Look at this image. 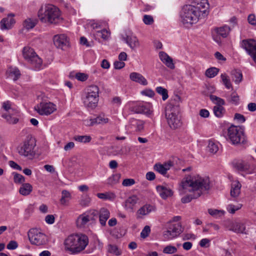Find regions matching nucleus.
Listing matches in <instances>:
<instances>
[{"mask_svg": "<svg viewBox=\"0 0 256 256\" xmlns=\"http://www.w3.org/2000/svg\"><path fill=\"white\" fill-rule=\"evenodd\" d=\"M182 192H190L182 198L181 201L186 204L192 199L199 198L210 189V180L208 178L202 177L198 174H192L186 176L181 182Z\"/></svg>", "mask_w": 256, "mask_h": 256, "instance_id": "nucleus-1", "label": "nucleus"}, {"mask_svg": "<svg viewBox=\"0 0 256 256\" xmlns=\"http://www.w3.org/2000/svg\"><path fill=\"white\" fill-rule=\"evenodd\" d=\"M88 242V238L85 234H72L64 240V250L70 254H76L86 248Z\"/></svg>", "mask_w": 256, "mask_h": 256, "instance_id": "nucleus-2", "label": "nucleus"}, {"mask_svg": "<svg viewBox=\"0 0 256 256\" xmlns=\"http://www.w3.org/2000/svg\"><path fill=\"white\" fill-rule=\"evenodd\" d=\"M38 16L40 22L45 24H56L62 20L59 8L50 4L42 6Z\"/></svg>", "mask_w": 256, "mask_h": 256, "instance_id": "nucleus-3", "label": "nucleus"}, {"mask_svg": "<svg viewBox=\"0 0 256 256\" xmlns=\"http://www.w3.org/2000/svg\"><path fill=\"white\" fill-rule=\"evenodd\" d=\"M36 146L35 138L32 135H28L24 141L18 146L17 151L21 156L32 159L36 154Z\"/></svg>", "mask_w": 256, "mask_h": 256, "instance_id": "nucleus-4", "label": "nucleus"}, {"mask_svg": "<svg viewBox=\"0 0 256 256\" xmlns=\"http://www.w3.org/2000/svg\"><path fill=\"white\" fill-rule=\"evenodd\" d=\"M201 16L191 5L184 6L181 12L182 22L186 26L188 27L194 24H196Z\"/></svg>", "mask_w": 256, "mask_h": 256, "instance_id": "nucleus-5", "label": "nucleus"}, {"mask_svg": "<svg viewBox=\"0 0 256 256\" xmlns=\"http://www.w3.org/2000/svg\"><path fill=\"white\" fill-rule=\"evenodd\" d=\"M2 116L10 124H16L18 122V112L14 108L12 103L6 100L2 103Z\"/></svg>", "mask_w": 256, "mask_h": 256, "instance_id": "nucleus-6", "label": "nucleus"}, {"mask_svg": "<svg viewBox=\"0 0 256 256\" xmlns=\"http://www.w3.org/2000/svg\"><path fill=\"white\" fill-rule=\"evenodd\" d=\"M22 56L33 69L39 70L42 68V61L33 48L28 46L24 47L22 50Z\"/></svg>", "mask_w": 256, "mask_h": 256, "instance_id": "nucleus-7", "label": "nucleus"}, {"mask_svg": "<svg viewBox=\"0 0 256 256\" xmlns=\"http://www.w3.org/2000/svg\"><path fill=\"white\" fill-rule=\"evenodd\" d=\"M99 88L96 85L88 87L86 96L83 98L84 105L88 108H94L98 102Z\"/></svg>", "mask_w": 256, "mask_h": 256, "instance_id": "nucleus-8", "label": "nucleus"}, {"mask_svg": "<svg viewBox=\"0 0 256 256\" xmlns=\"http://www.w3.org/2000/svg\"><path fill=\"white\" fill-rule=\"evenodd\" d=\"M180 111L177 109L174 110L166 109L165 115L167 122L172 129H176L182 125L181 117L180 115Z\"/></svg>", "mask_w": 256, "mask_h": 256, "instance_id": "nucleus-9", "label": "nucleus"}, {"mask_svg": "<svg viewBox=\"0 0 256 256\" xmlns=\"http://www.w3.org/2000/svg\"><path fill=\"white\" fill-rule=\"evenodd\" d=\"M228 136L234 144L244 143L246 140L244 130L240 126H231L228 129Z\"/></svg>", "mask_w": 256, "mask_h": 256, "instance_id": "nucleus-10", "label": "nucleus"}, {"mask_svg": "<svg viewBox=\"0 0 256 256\" xmlns=\"http://www.w3.org/2000/svg\"><path fill=\"white\" fill-rule=\"evenodd\" d=\"M31 244L40 246L44 244L47 242L46 236L36 228L30 229L28 234Z\"/></svg>", "mask_w": 256, "mask_h": 256, "instance_id": "nucleus-11", "label": "nucleus"}, {"mask_svg": "<svg viewBox=\"0 0 256 256\" xmlns=\"http://www.w3.org/2000/svg\"><path fill=\"white\" fill-rule=\"evenodd\" d=\"M34 110L40 115L48 116L56 110V106L52 102H42L35 106Z\"/></svg>", "mask_w": 256, "mask_h": 256, "instance_id": "nucleus-12", "label": "nucleus"}, {"mask_svg": "<svg viewBox=\"0 0 256 256\" xmlns=\"http://www.w3.org/2000/svg\"><path fill=\"white\" fill-rule=\"evenodd\" d=\"M183 231L180 223L172 224L164 232L163 236L165 240H172L179 236Z\"/></svg>", "mask_w": 256, "mask_h": 256, "instance_id": "nucleus-13", "label": "nucleus"}, {"mask_svg": "<svg viewBox=\"0 0 256 256\" xmlns=\"http://www.w3.org/2000/svg\"><path fill=\"white\" fill-rule=\"evenodd\" d=\"M190 5L196 8V10L202 16L204 17L208 12L209 4L208 0H194L192 4Z\"/></svg>", "mask_w": 256, "mask_h": 256, "instance_id": "nucleus-14", "label": "nucleus"}, {"mask_svg": "<svg viewBox=\"0 0 256 256\" xmlns=\"http://www.w3.org/2000/svg\"><path fill=\"white\" fill-rule=\"evenodd\" d=\"M130 110L132 112L136 114H144L150 115L152 112V111L150 110V106L143 102L134 104L130 106Z\"/></svg>", "mask_w": 256, "mask_h": 256, "instance_id": "nucleus-15", "label": "nucleus"}, {"mask_svg": "<svg viewBox=\"0 0 256 256\" xmlns=\"http://www.w3.org/2000/svg\"><path fill=\"white\" fill-rule=\"evenodd\" d=\"M53 40L54 44L58 48L65 50L69 46L68 38L64 34L54 36Z\"/></svg>", "mask_w": 256, "mask_h": 256, "instance_id": "nucleus-16", "label": "nucleus"}, {"mask_svg": "<svg viewBox=\"0 0 256 256\" xmlns=\"http://www.w3.org/2000/svg\"><path fill=\"white\" fill-rule=\"evenodd\" d=\"M14 14H10L7 17L3 18L0 22V29L2 30L10 29L16 22L14 18Z\"/></svg>", "mask_w": 256, "mask_h": 256, "instance_id": "nucleus-17", "label": "nucleus"}, {"mask_svg": "<svg viewBox=\"0 0 256 256\" xmlns=\"http://www.w3.org/2000/svg\"><path fill=\"white\" fill-rule=\"evenodd\" d=\"M172 166L173 163L171 161H168L163 164L157 163L154 165V169L162 176H166L168 170H169Z\"/></svg>", "mask_w": 256, "mask_h": 256, "instance_id": "nucleus-18", "label": "nucleus"}, {"mask_svg": "<svg viewBox=\"0 0 256 256\" xmlns=\"http://www.w3.org/2000/svg\"><path fill=\"white\" fill-rule=\"evenodd\" d=\"M98 214L99 221L102 226H105L106 222L110 217V212L108 209L105 208H102L98 212H93L94 215Z\"/></svg>", "mask_w": 256, "mask_h": 256, "instance_id": "nucleus-19", "label": "nucleus"}, {"mask_svg": "<svg viewBox=\"0 0 256 256\" xmlns=\"http://www.w3.org/2000/svg\"><path fill=\"white\" fill-rule=\"evenodd\" d=\"M241 46L250 55L256 50V41L252 39L244 40L241 42Z\"/></svg>", "mask_w": 256, "mask_h": 256, "instance_id": "nucleus-20", "label": "nucleus"}, {"mask_svg": "<svg viewBox=\"0 0 256 256\" xmlns=\"http://www.w3.org/2000/svg\"><path fill=\"white\" fill-rule=\"evenodd\" d=\"M182 99L178 94L174 96L170 100L169 103L166 107V109L176 110L180 111V104L182 103Z\"/></svg>", "mask_w": 256, "mask_h": 256, "instance_id": "nucleus-21", "label": "nucleus"}, {"mask_svg": "<svg viewBox=\"0 0 256 256\" xmlns=\"http://www.w3.org/2000/svg\"><path fill=\"white\" fill-rule=\"evenodd\" d=\"M234 166L239 171L248 173H250L252 172L250 164L248 161L240 160L234 163Z\"/></svg>", "mask_w": 256, "mask_h": 256, "instance_id": "nucleus-22", "label": "nucleus"}, {"mask_svg": "<svg viewBox=\"0 0 256 256\" xmlns=\"http://www.w3.org/2000/svg\"><path fill=\"white\" fill-rule=\"evenodd\" d=\"M123 40L132 50H135L140 46L139 41L136 36H127Z\"/></svg>", "mask_w": 256, "mask_h": 256, "instance_id": "nucleus-23", "label": "nucleus"}, {"mask_svg": "<svg viewBox=\"0 0 256 256\" xmlns=\"http://www.w3.org/2000/svg\"><path fill=\"white\" fill-rule=\"evenodd\" d=\"M130 80L143 86H146L148 81L140 73L136 72H132L130 75Z\"/></svg>", "mask_w": 256, "mask_h": 256, "instance_id": "nucleus-24", "label": "nucleus"}, {"mask_svg": "<svg viewBox=\"0 0 256 256\" xmlns=\"http://www.w3.org/2000/svg\"><path fill=\"white\" fill-rule=\"evenodd\" d=\"M155 210L156 208L154 206L146 204L138 209L136 214L138 218H140V216L147 215L150 212L155 211Z\"/></svg>", "mask_w": 256, "mask_h": 256, "instance_id": "nucleus-25", "label": "nucleus"}, {"mask_svg": "<svg viewBox=\"0 0 256 256\" xmlns=\"http://www.w3.org/2000/svg\"><path fill=\"white\" fill-rule=\"evenodd\" d=\"M86 124L88 126H92L96 124H106L108 122V118H105L104 116H99L95 118H91L90 120H85Z\"/></svg>", "mask_w": 256, "mask_h": 256, "instance_id": "nucleus-26", "label": "nucleus"}, {"mask_svg": "<svg viewBox=\"0 0 256 256\" xmlns=\"http://www.w3.org/2000/svg\"><path fill=\"white\" fill-rule=\"evenodd\" d=\"M230 230L237 234H247L248 233L246 230V226L241 222H234L230 228Z\"/></svg>", "mask_w": 256, "mask_h": 256, "instance_id": "nucleus-27", "label": "nucleus"}, {"mask_svg": "<svg viewBox=\"0 0 256 256\" xmlns=\"http://www.w3.org/2000/svg\"><path fill=\"white\" fill-rule=\"evenodd\" d=\"M138 200L137 196L133 195L128 197L125 201V208L126 210H133Z\"/></svg>", "mask_w": 256, "mask_h": 256, "instance_id": "nucleus-28", "label": "nucleus"}, {"mask_svg": "<svg viewBox=\"0 0 256 256\" xmlns=\"http://www.w3.org/2000/svg\"><path fill=\"white\" fill-rule=\"evenodd\" d=\"M241 187L242 185L239 182H233L231 186L230 196L234 198L238 197L240 194Z\"/></svg>", "mask_w": 256, "mask_h": 256, "instance_id": "nucleus-29", "label": "nucleus"}, {"mask_svg": "<svg viewBox=\"0 0 256 256\" xmlns=\"http://www.w3.org/2000/svg\"><path fill=\"white\" fill-rule=\"evenodd\" d=\"M156 190L159 192L160 196L164 199L172 194V191L170 188L163 186H156Z\"/></svg>", "mask_w": 256, "mask_h": 256, "instance_id": "nucleus-30", "label": "nucleus"}, {"mask_svg": "<svg viewBox=\"0 0 256 256\" xmlns=\"http://www.w3.org/2000/svg\"><path fill=\"white\" fill-rule=\"evenodd\" d=\"M90 220V216L86 214L80 215L76 220V225L78 227L84 226Z\"/></svg>", "mask_w": 256, "mask_h": 256, "instance_id": "nucleus-31", "label": "nucleus"}, {"mask_svg": "<svg viewBox=\"0 0 256 256\" xmlns=\"http://www.w3.org/2000/svg\"><path fill=\"white\" fill-rule=\"evenodd\" d=\"M214 30L215 32L218 36H222V38H226L230 32V28L227 26H224L220 28H216Z\"/></svg>", "mask_w": 256, "mask_h": 256, "instance_id": "nucleus-32", "label": "nucleus"}, {"mask_svg": "<svg viewBox=\"0 0 256 256\" xmlns=\"http://www.w3.org/2000/svg\"><path fill=\"white\" fill-rule=\"evenodd\" d=\"M72 196L70 192L66 190H63L62 192V197L60 200L61 204L67 206L71 199Z\"/></svg>", "mask_w": 256, "mask_h": 256, "instance_id": "nucleus-33", "label": "nucleus"}, {"mask_svg": "<svg viewBox=\"0 0 256 256\" xmlns=\"http://www.w3.org/2000/svg\"><path fill=\"white\" fill-rule=\"evenodd\" d=\"M32 187L31 184L28 183L22 184L19 190L20 193L23 196L28 195L32 191Z\"/></svg>", "mask_w": 256, "mask_h": 256, "instance_id": "nucleus-34", "label": "nucleus"}, {"mask_svg": "<svg viewBox=\"0 0 256 256\" xmlns=\"http://www.w3.org/2000/svg\"><path fill=\"white\" fill-rule=\"evenodd\" d=\"M8 72L9 73V76L14 81L18 80L20 76V71L16 68H10Z\"/></svg>", "mask_w": 256, "mask_h": 256, "instance_id": "nucleus-35", "label": "nucleus"}, {"mask_svg": "<svg viewBox=\"0 0 256 256\" xmlns=\"http://www.w3.org/2000/svg\"><path fill=\"white\" fill-rule=\"evenodd\" d=\"M130 124L135 127L136 132H140L144 128V123L140 120L132 119L130 120Z\"/></svg>", "mask_w": 256, "mask_h": 256, "instance_id": "nucleus-36", "label": "nucleus"}, {"mask_svg": "<svg viewBox=\"0 0 256 256\" xmlns=\"http://www.w3.org/2000/svg\"><path fill=\"white\" fill-rule=\"evenodd\" d=\"M37 20L31 18L26 19L23 24L24 27L28 30L33 28L36 24Z\"/></svg>", "mask_w": 256, "mask_h": 256, "instance_id": "nucleus-37", "label": "nucleus"}, {"mask_svg": "<svg viewBox=\"0 0 256 256\" xmlns=\"http://www.w3.org/2000/svg\"><path fill=\"white\" fill-rule=\"evenodd\" d=\"M207 149L210 153L215 154L218 150V144L212 140H210L207 146Z\"/></svg>", "mask_w": 256, "mask_h": 256, "instance_id": "nucleus-38", "label": "nucleus"}, {"mask_svg": "<svg viewBox=\"0 0 256 256\" xmlns=\"http://www.w3.org/2000/svg\"><path fill=\"white\" fill-rule=\"evenodd\" d=\"M156 91L158 94L162 96L163 100H165L168 98V92L166 88L162 86H158L156 88Z\"/></svg>", "mask_w": 256, "mask_h": 256, "instance_id": "nucleus-39", "label": "nucleus"}, {"mask_svg": "<svg viewBox=\"0 0 256 256\" xmlns=\"http://www.w3.org/2000/svg\"><path fill=\"white\" fill-rule=\"evenodd\" d=\"M96 196L99 198L104 200H111L115 198L114 194L112 192L98 193Z\"/></svg>", "mask_w": 256, "mask_h": 256, "instance_id": "nucleus-40", "label": "nucleus"}, {"mask_svg": "<svg viewBox=\"0 0 256 256\" xmlns=\"http://www.w3.org/2000/svg\"><path fill=\"white\" fill-rule=\"evenodd\" d=\"M108 251L110 254H114L116 256L121 254V251L118 248V246L115 244H108Z\"/></svg>", "mask_w": 256, "mask_h": 256, "instance_id": "nucleus-41", "label": "nucleus"}, {"mask_svg": "<svg viewBox=\"0 0 256 256\" xmlns=\"http://www.w3.org/2000/svg\"><path fill=\"white\" fill-rule=\"evenodd\" d=\"M208 212L210 215L216 218L220 217L224 214V212L222 210H218L212 208L208 209Z\"/></svg>", "mask_w": 256, "mask_h": 256, "instance_id": "nucleus-42", "label": "nucleus"}, {"mask_svg": "<svg viewBox=\"0 0 256 256\" xmlns=\"http://www.w3.org/2000/svg\"><path fill=\"white\" fill-rule=\"evenodd\" d=\"M219 72V69L212 67L206 70L205 72L206 76L210 78H212L216 76Z\"/></svg>", "mask_w": 256, "mask_h": 256, "instance_id": "nucleus-43", "label": "nucleus"}, {"mask_svg": "<svg viewBox=\"0 0 256 256\" xmlns=\"http://www.w3.org/2000/svg\"><path fill=\"white\" fill-rule=\"evenodd\" d=\"M214 115L218 118H221L224 115V109L222 106H216L213 108Z\"/></svg>", "mask_w": 256, "mask_h": 256, "instance_id": "nucleus-44", "label": "nucleus"}, {"mask_svg": "<svg viewBox=\"0 0 256 256\" xmlns=\"http://www.w3.org/2000/svg\"><path fill=\"white\" fill-rule=\"evenodd\" d=\"M74 139L80 142L88 143L91 140L92 138L90 136H76Z\"/></svg>", "mask_w": 256, "mask_h": 256, "instance_id": "nucleus-45", "label": "nucleus"}, {"mask_svg": "<svg viewBox=\"0 0 256 256\" xmlns=\"http://www.w3.org/2000/svg\"><path fill=\"white\" fill-rule=\"evenodd\" d=\"M178 251L177 248L172 245H168L164 247L162 250L163 253L165 254H174Z\"/></svg>", "mask_w": 256, "mask_h": 256, "instance_id": "nucleus-46", "label": "nucleus"}, {"mask_svg": "<svg viewBox=\"0 0 256 256\" xmlns=\"http://www.w3.org/2000/svg\"><path fill=\"white\" fill-rule=\"evenodd\" d=\"M210 100L214 102V103L215 104H216V106H223L225 104V102H224V100L216 96H214V95H210Z\"/></svg>", "mask_w": 256, "mask_h": 256, "instance_id": "nucleus-47", "label": "nucleus"}, {"mask_svg": "<svg viewBox=\"0 0 256 256\" xmlns=\"http://www.w3.org/2000/svg\"><path fill=\"white\" fill-rule=\"evenodd\" d=\"M120 178L119 174H116L110 176L107 180V182L108 184L114 185L118 182Z\"/></svg>", "mask_w": 256, "mask_h": 256, "instance_id": "nucleus-48", "label": "nucleus"}, {"mask_svg": "<svg viewBox=\"0 0 256 256\" xmlns=\"http://www.w3.org/2000/svg\"><path fill=\"white\" fill-rule=\"evenodd\" d=\"M242 207V204H238L236 206L230 204L227 206L226 210L230 213L234 214L236 210H240Z\"/></svg>", "mask_w": 256, "mask_h": 256, "instance_id": "nucleus-49", "label": "nucleus"}, {"mask_svg": "<svg viewBox=\"0 0 256 256\" xmlns=\"http://www.w3.org/2000/svg\"><path fill=\"white\" fill-rule=\"evenodd\" d=\"M221 78L222 79V81L223 84H224L225 86L230 89L232 88V84L230 82V79L228 78L227 75L225 74H221Z\"/></svg>", "mask_w": 256, "mask_h": 256, "instance_id": "nucleus-50", "label": "nucleus"}, {"mask_svg": "<svg viewBox=\"0 0 256 256\" xmlns=\"http://www.w3.org/2000/svg\"><path fill=\"white\" fill-rule=\"evenodd\" d=\"M14 181L15 183L21 184L24 182L25 178L22 174L16 172H13Z\"/></svg>", "mask_w": 256, "mask_h": 256, "instance_id": "nucleus-51", "label": "nucleus"}, {"mask_svg": "<svg viewBox=\"0 0 256 256\" xmlns=\"http://www.w3.org/2000/svg\"><path fill=\"white\" fill-rule=\"evenodd\" d=\"M110 33L105 29L102 30H98L96 32V36H100L104 40H107L110 36Z\"/></svg>", "mask_w": 256, "mask_h": 256, "instance_id": "nucleus-52", "label": "nucleus"}, {"mask_svg": "<svg viewBox=\"0 0 256 256\" xmlns=\"http://www.w3.org/2000/svg\"><path fill=\"white\" fill-rule=\"evenodd\" d=\"M162 62L168 68L174 69L175 68L172 59L168 56V58H166Z\"/></svg>", "mask_w": 256, "mask_h": 256, "instance_id": "nucleus-53", "label": "nucleus"}, {"mask_svg": "<svg viewBox=\"0 0 256 256\" xmlns=\"http://www.w3.org/2000/svg\"><path fill=\"white\" fill-rule=\"evenodd\" d=\"M150 232V228L148 226H146L140 232V236L143 238H147Z\"/></svg>", "mask_w": 256, "mask_h": 256, "instance_id": "nucleus-54", "label": "nucleus"}, {"mask_svg": "<svg viewBox=\"0 0 256 256\" xmlns=\"http://www.w3.org/2000/svg\"><path fill=\"white\" fill-rule=\"evenodd\" d=\"M229 100L234 104H238L239 102V96L236 92H232L230 96Z\"/></svg>", "mask_w": 256, "mask_h": 256, "instance_id": "nucleus-55", "label": "nucleus"}, {"mask_svg": "<svg viewBox=\"0 0 256 256\" xmlns=\"http://www.w3.org/2000/svg\"><path fill=\"white\" fill-rule=\"evenodd\" d=\"M142 20L144 24L146 25H150L152 24L154 22L152 16L147 14L144 16Z\"/></svg>", "mask_w": 256, "mask_h": 256, "instance_id": "nucleus-56", "label": "nucleus"}, {"mask_svg": "<svg viewBox=\"0 0 256 256\" xmlns=\"http://www.w3.org/2000/svg\"><path fill=\"white\" fill-rule=\"evenodd\" d=\"M18 247V242L15 240H11L7 244L6 248L8 250H14Z\"/></svg>", "mask_w": 256, "mask_h": 256, "instance_id": "nucleus-57", "label": "nucleus"}, {"mask_svg": "<svg viewBox=\"0 0 256 256\" xmlns=\"http://www.w3.org/2000/svg\"><path fill=\"white\" fill-rule=\"evenodd\" d=\"M76 78L78 80L84 82L87 80L88 76L84 73L78 72L76 74Z\"/></svg>", "mask_w": 256, "mask_h": 256, "instance_id": "nucleus-58", "label": "nucleus"}, {"mask_svg": "<svg viewBox=\"0 0 256 256\" xmlns=\"http://www.w3.org/2000/svg\"><path fill=\"white\" fill-rule=\"evenodd\" d=\"M135 184V180L132 178L124 179L122 182V185L125 186H131Z\"/></svg>", "mask_w": 256, "mask_h": 256, "instance_id": "nucleus-59", "label": "nucleus"}, {"mask_svg": "<svg viewBox=\"0 0 256 256\" xmlns=\"http://www.w3.org/2000/svg\"><path fill=\"white\" fill-rule=\"evenodd\" d=\"M210 240L208 238H202L199 244L201 247H208L210 245Z\"/></svg>", "mask_w": 256, "mask_h": 256, "instance_id": "nucleus-60", "label": "nucleus"}, {"mask_svg": "<svg viewBox=\"0 0 256 256\" xmlns=\"http://www.w3.org/2000/svg\"><path fill=\"white\" fill-rule=\"evenodd\" d=\"M196 238V236L193 234H185L182 236V240H195Z\"/></svg>", "mask_w": 256, "mask_h": 256, "instance_id": "nucleus-61", "label": "nucleus"}, {"mask_svg": "<svg viewBox=\"0 0 256 256\" xmlns=\"http://www.w3.org/2000/svg\"><path fill=\"white\" fill-rule=\"evenodd\" d=\"M112 102L113 104L116 105L117 106H120L122 103L121 98L119 96H115L113 98Z\"/></svg>", "mask_w": 256, "mask_h": 256, "instance_id": "nucleus-62", "label": "nucleus"}, {"mask_svg": "<svg viewBox=\"0 0 256 256\" xmlns=\"http://www.w3.org/2000/svg\"><path fill=\"white\" fill-rule=\"evenodd\" d=\"M45 220L48 224H53L54 222V217L52 214L47 215L45 218Z\"/></svg>", "mask_w": 256, "mask_h": 256, "instance_id": "nucleus-63", "label": "nucleus"}, {"mask_svg": "<svg viewBox=\"0 0 256 256\" xmlns=\"http://www.w3.org/2000/svg\"><path fill=\"white\" fill-rule=\"evenodd\" d=\"M248 20L250 24L253 26L256 25V19L254 15L250 14L248 16Z\"/></svg>", "mask_w": 256, "mask_h": 256, "instance_id": "nucleus-64", "label": "nucleus"}]
</instances>
